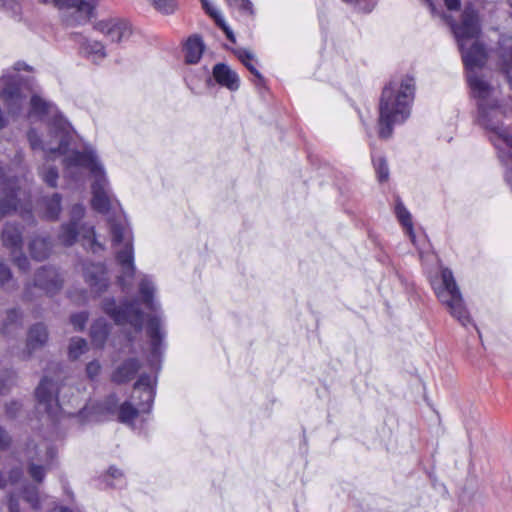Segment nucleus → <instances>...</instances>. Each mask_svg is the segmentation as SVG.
Segmentation results:
<instances>
[{"label": "nucleus", "instance_id": "f257e3e1", "mask_svg": "<svg viewBox=\"0 0 512 512\" xmlns=\"http://www.w3.org/2000/svg\"><path fill=\"white\" fill-rule=\"evenodd\" d=\"M64 176L72 180H80L83 176V170H89L94 176L92 184V208L101 213L108 214L115 204L108 189V180L105 176L102 165L98 162L96 153L93 149L87 148L84 151H71L63 160Z\"/></svg>", "mask_w": 512, "mask_h": 512}, {"label": "nucleus", "instance_id": "f03ea898", "mask_svg": "<svg viewBox=\"0 0 512 512\" xmlns=\"http://www.w3.org/2000/svg\"><path fill=\"white\" fill-rule=\"evenodd\" d=\"M415 83L410 76L392 79L384 88L379 104V136L389 138L395 124L403 123L410 115Z\"/></svg>", "mask_w": 512, "mask_h": 512}, {"label": "nucleus", "instance_id": "7ed1b4c3", "mask_svg": "<svg viewBox=\"0 0 512 512\" xmlns=\"http://www.w3.org/2000/svg\"><path fill=\"white\" fill-rule=\"evenodd\" d=\"M112 246L116 249V261L121 266L119 282L123 289L128 285L127 280L133 279L136 267L134 265L133 235L125 219L109 217Z\"/></svg>", "mask_w": 512, "mask_h": 512}, {"label": "nucleus", "instance_id": "20e7f679", "mask_svg": "<svg viewBox=\"0 0 512 512\" xmlns=\"http://www.w3.org/2000/svg\"><path fill=\"white\" fill-rule=\"evenodd\" d=\"M150 375L142 374L133 387L132 400L121 404L118 411V420L131 425L140 413H149L154 401L155 390Z\"/></svg>", "mask_w": 512, "mask_h": 512}, {"label": "nucleus", "instance_id": "39448f33", "mask_svg": "<svg viewBox=\"0 0 512 512\" xmlns=\"http://www.w3.org/2000/svg\"><path fill=\"white\" fill-rule=\"evenodd\" d=\"M432 285L439 301L447 306L454 318L463 326H467L471 322V319L464 306L461 293L455 282L452 271L448 268L442 269L440 278L434 280Z\"/></svg>", "mask_w": 512, "mask_h": 512}, {"label": "nucleus", "instance_id": "423d86ee", "mask_svg": "<svg viewBox=\"0 0 512 512\" xmlns=\"http://www.w3.org/2000/svg\"><path fill=\"white\" fill-rule=\"evenodd\" d=\"M27 455L30 461L28 473L34 481L41 483L56 455L55 448L44 440L39 444L30 442L27 444Z\"/></svg>", "mask_w": 512, "mask_h": 512}, {"label": "nucleus", "instance_id": "0eeeda50", "mask_svg": "<svg viewBox=\"0 0 512 512\" xmlns=\"http://www.w3.org/2000/svg\"><path fill=\"white\" fill-rule=\"evenodd\" d=\"M70 124L63 117H55L52 122L51 132L56 139L57 145H43L42 141L33 129L29 130L27 137L33 150L40 149L49 153L65 154L70 140Z\"/></svg>", "mask_w": 512, "mask_h": 512}, {"label": "nucleus", "instance_id": "6e6552de", "mask_svg": "<svg viewBox=\"0 0 512 512\" xmlns=\"http://www.w3.org/2000/svg\"><path fill=\"white\" fill-rule=\"evenodd\" d=\"M103 310L117 324H130L135 331L142 330L144 315L135 302H127L117 306L113 298H107L103 301Z\"/></svg>", "mask_w": 512, "mask_h": 512}, {"label": "nucleus", "instance_id": "1a4fd4ad", "mask_svg": "<svg viewBox=\"0 0 512 512\" xmlns=\"http://www.w3.org/2000/svg\"><path fill=\"white\" fill-rule=\"evenodd\" d=\"M42 4H51L59 10H71L65 16L68 26L84 25L93 17L95 5L86 0H38Z\"/></svg>", "mask_w": 512, "mask_h": 512}, {"label": "nucleus", "instance_id": "9d476101", "mask_svg": "<svg viewBox=\"0 0 512 512\" xmlns=\"http://www.w3.org/2000/svg\"><path fill=\"white\" fill-rule=\"evenodd\" d=\"M21 69H28V66L17 63L12 71L7 70L1 77V80L5 84V87L1 91V99L13 114L18 113L24 103V97L20 91V77L16 73Z\"/></svg>", "mask_w": 512, "mask_h": 512}, {"label": "nucleus", "instance_id": "9b49d317", "mask_svg": "<svg viewBox=\"0 0 512 512\" xmlns=\"http://www.w3.org/2000/svg\"><path fill=\"white\" fill-rule=\"evenodd\" d=\"M83 276L91 291L97 295L106 291L109 286L108 270L103 263H85Z\"/></svg>", "mask_w": 512, "mask_h": 512}, {"label": "nucleus", "instance_id": "f8f14e48", "mask_svg": "<svg viewBox=\"0 0 512 512\" xmlns=\"http://www.w3.org/2000/svg\"><path fill=\"white\" fill-rule=\"evenodd\" d=\"M3 167L0 166V179L2 186V196L0 198V218H3L17 210V179L5 178Z\"/></svg>", "mask_w": 512, "mask_h": 512}, {"label": "nucleus", "instance_id": "ddd939ff", "mask_svg": "<svg viewBox=\"0 0 512 512\" xmlns=\"http://www.w3.org/2000/svg\"><path fill=\"white\" fill-rule=\"evenodd\" d=\"M95 29L107 36L110 41L117 43L128 39L132 33L130 24L123 19L99 21Z\"/></svg>", "mask_w": 512, "mask_h": 512}, {"label": "nucleus", "instance_id": "4468645a", "mask_svg": "<svg viewBox=\"0 0 512 512\" xmlns=\"http://www.w3.org/2000/svg\"><path fill=\"white\" fill-rule=\"evenodd\" d=\"M58 386L55 382L44 377L35 390V396L40 405L44 406L45 411L52 415L58 407L57 398Z\"/></svg>", "mask_w": 512, "mask_h": 512}, {"label": "nucleus", "instance_id": "2eb2a0df", "mask_svg": "<svg viewBox=\"0 0 512 512\" xmlns=\"http://www.w3.org/2000/svg\"><path fill=\"white\" fill-rule=\"evenodd\" d=\"M34 285L52 295L62 288L63 279L55 268L43 267L37 271Z\"/></svg>", "mask_w": 512, "mask_h": 512}, {"label": "nucleus", "instance_id": "dca6fc26", "mask_svg": "<svg viewBox=\"0 0 512 512\" xmlns=\"http://www.w3.org/2000/svg\"><path fill=\"white\" fill-rule=\"evenodd\" d=\"M499 65L512 88V33L502 35L498 42Z\"/></svg>", "mask_w": 512, "mask_h": 512}, {"label": "nucleus", "instance_id": "f3484780", "mask_svg": "<svg viewBox=\"0 0 512 512\" xmlns=\"http://www.w3.org/2000/svg\"><path fill=\"white\" fill-rule=\"evenodd\" d=\"M213 77L219 85L230 91H236L240 87L238 74L224 63H218L213 67Z\"/></svg>", "mask_w": 512, "mask_h": 512}, {"label": "nucleus", "instance_id": "a211bd4d", "mask_svg": "<svg viewBox=\"0 0 512 512\" xmlns=\"http://www.w3.org/2000/svg\"><path fill=\"white\" fill-rule=\"evenodd\" d=\"M140 368L141 363L138 359H127L114 370L111 380L116 384L127 383L134 378Z\"/></svg>", "mask_w": 512, "mask_h": 512}, {"label": "nucleus", "instance_id": "6ab92c4d", "mask_svg": "<svg viewBox=\"0 0 512 512\" xmlns=\"http://www.w3.org/2000/svg\"><path fill=\"white\" fill-rule=\"evenodd\" d=\"M146 332L150 338L151 354L156 358L161 352L162 340L164 337V333L161 331V320L158 315L149 318Z\"/></svg>", "mask_w": 512, "mask_h": 512}, {"label": "nucleus", "instance_id": "aec40b11", "mask_svg": "<svg viewBox=\"0 0 512 512\" xmlns=\"http://www.w3.org/2000/svg\"><path fill=\"white\" fill-rule=\"evenodd\" d=\"M3 245L11 249V254L22 250V229L14 223H6L2 231Z\"/></svg>", "mask_w": 512, "mask_h": 512}, {"label": "nucleus", "instance_id": "412c9836", "mask_svg": "<svg viewBox=\"0 0 512 512\" xmlns=\"http://www.w3.org/2000/svg\"><path fill=\"white\" fill-rule=\"evenodd\" d=\"M48 340V332L46 327L39 323L32 326L27 338V354L31 355L33 351L42 347Z\"/></svg>", "mask_w": 512, "mask_h": 512}, {"label": "nucleus", "instance_id": "4be33fe9", "mask_svg": "<svg viewBox=\"0 0 512 512\" xmlns=\"http://www.w3.org/2000/svg\"><path fill=\"white\" fill-rule=\"evenodd\" d=\"M56 107L51 103L47 102L38 95H33L30 100V117L44 118L47 115H54L55 117H62L56 113Z\"/></svg>", "mask_w": 512, "mask_h": 512}, {"label": "nucleus", "instance_id": "5701e85b", "mask_svg": "<svg viewBox=\"0 0 512 512\" xmlns=\"http://www.w3.org/2000/svg\"><path fill=\"white\" fill-rule=\"evenodd\" d=\"M185 61L189 64H196L202 57L204 45L200 37H189L185 47Z\"/></svg>", "mask_w": 512, "mask_h": 512}, {"label": "nucleus", "instance_id": "b1692460", "mask_svg": "<svg viewBox=\"0 0 512 512\" xmlns=\"http://www.w3.org/2000/svg\"><path fill=\"white\" fill-rule=\"evenodd\" d=\"M154 292L155 286L153 282L147 275H144L139 283V293L146 307L152 311H157L159 305L153 299Z\"/></svg>", "mask_w": 512, "mask_h": 512}, {"label": "nucleus", "instance_id": "393cba45", "mask_svg": "<svg viewBox=\"0 0 512 512\" xmlns=\"http://www.w3.org/2000/svg\"><path fill=\"white\" fill-rule=\"evenodd\" d=\"M51 249V241L46 237H36L30 243L31 256L38 261L48 258L51 253Z\"/></svg>", "mask_w": 512, "mask_h": 512}, {"label": "nucleus", "instance_id": "a878e982", "mask_svg": "<svg viewBox=\"0 0 512 512\" xmlns=\"http://www.w3.org/2000/svg\"><path fill=\"white\" fill-rule=\"evenodd\" d=\"M395 214L397 216V219L404 227L406 233L408 234L411 242L415 244V233L413 229V223L410 212L405 208L402 201L397 198L396 205H395Z\"/></svg>", "mask_w": 512, "mask_h": 512}, {"label": "nucleus", "instance_id": "bb28decb", "mask_svg": "<svg viewBox=\"0 0 512 512\" xmlns=\"http://www.w3.org/2000/svg\"><path fill=\"white\" fill-rule=\"evenodd\" d=\"M109 334V325L107 322L100 318L97 319L91 326L90 336L93 344L99 348L103 347L107 336Z\"/></svg>", "mask_w": 512, "mask_h": 512}, {"label": "nucleus", "instance_id": "cd10ccee", "mask_svg": "<svg viewBox=\"0 0 512 512\" xmlns=\"http://www.w3.org/2000/svg\"><path fill=\"white\" fill-rule=\"evenodd\" d=\"M45 217L56 220L61 212V196L58 193L43 199Z\"/></svg>", "mask_w": 512, "mask_h": 512}, {"label": "nucleus", "instance_id": "c85d7f7f", "mask_svg": "<svg viewBox=\"0 0 512 512\" xmlns=\"http://www.w3.org/2000/svg\"><path fill=\"white\" fill-rule=\"evenodd\" d=\"M82 230V238H83V245L87 247L89 250H91L93 253H97L99 251H103L105 249L104 245L97 241L95 230L93 226H83L81 228Z\"/></svg>", "mask_w": 512, "mask_h": 512}, {"label": "nucleus", "instance_id": "c756f323", "mask_svg": "<svg viewBox=\"0 0 512 512\" xmlns=\"http://www.w3.org/2000/svg\"><path fill=\"white\" fill-rule=\"evenodd\" d=\"M81 50L84 54L91 57L93 61L101 60L106 56L103 44L98 41L86 40L81 45Z\"/></svg>", "mask_w": 512, "mask_h": 512}, {"label": "nucleus", "instance_id": "7c9ffc66", "mask_svg": "<svg viewBox=\"0 0 512 512\" xmlns=\"http://www.w3.org/2000/svg\"><path fill=\"white\" fill-rule=\"evenodd\" d=\"M79 234L78 225L75 222L63 224L59 234V240L64 246H72Z\"/></svg>", "mask_w": 512, "mask_h": 512}, {"label": "nucleus", "instance_id": "2f4dec72", "mask_svg": "<svg viewBox=\"0 0 512 512\" xmlns=\"http://www.w3.org/2000/svg\"><path fill=\"white\" fill-rule=\"evenodd\" d=\"M235 55L238 57V59L243 63V65L255 76L257 77L259 83L264 82L263 76L260 74V72L255 68V66L252 64V60L254 56L247 50L239 49L235 51Z\"/></svg>", "mask_w": 512, "mask_h": 512}, {"label": "nucleus", "instance_id": "473e14b6", "mask_svg": "<svg viewBox=\"0 0 512 512\" xmlns=\"http://www.w3.org/2000/svg\"><path fill=\"white\" fill-rule=\"evenodd\" d=\"M202 5L206 12L210 14L213 18H215L217 25L224 31L226 37L232 42L235 43L236 39L233 31L226 25L225 21L218 17L216 11L211 8L207 2V0H201Z\"/></svg>", "mask_w": 512, "mask_h": 512}, {"label": "nucleus", "instance_id": "72a5a7b5", "mask_svg": "<svg viewBox=\"0 0 512 512\" xmlns=\"http://www.w3.org/2000/svg\"><path fill=\"white\" fill-rule=\"evenodd\" d=\"M374 168L380 182L387 181L389 178V169L386 160L383 157L372 156Z\"/></svg>", "mask_w": 512, "mask_h": 512}, {"label": "nucleus", "instance_id": "f704fd0d", "mask_svg": "<svg viewBox=\"0 0 512 512\" xmlns=\"http://www.w3.org/2000/svg\"><path fill=\"white\" fill-rule=\"evenodd\" d=\"M87 349V342L83 338H73L69 345V357L77 359Z\"/></svg>", "mask_w": 512, "mask_h": 512}, {"label": "nucleus", "instance_id": "c9c22d12", "mask_svg": "<svg viewBox=\"0 0 512 512\" xmlns=\"http://www.w3.org/2000/svg\"><path fill=\"white\" fill-rule=\"evenodd\" d=\"M24 500L35 510L40 508L38 489L34 486H26L23 491Z\"/></svg>", "mask_w": 512, "mask_h": 512}, {"label": "nucleus", "instance_id": "e433bc0d", "mask_svg": "<svg viewBox=\"0 0 512 512\" xmlns=\"http://www.w3.org/2000/svg\"><path fill=\"white\" fill-rule=\"evenodd\" d=\"M154 8L162 14H173L177 9L176 0H151Z\"/></svg>", "mask_w": 512, "mask_h": 512}, {"label": "nucleus", "instance_id": "4c0bfd02", "mask_svg": "<svg viewBox=\"0 0 512 512\" xmlns=\"http://www.w3.org/2000/svg\"><path fill=\"white\" fill-rule=\"evenodd\" d=\"M231 7L238 9L241 13L254 16L253 3L250 0H227Z\"/></svg>", "mask_w": 512, "mask_h": 512}, {"label": "nucleus", "instance_id": "58836bf2", "mask_svg": "<svg viewBox=\"0 0 512 512\" xmlns=\"http://www.w3.org/2000/svg\"><path fill=\"white\" fill-rule=\"evenodd\" d=\"M41 176L43 181L50 187L57 186L58 171L55 167H48L42 170Z\"/></svg>", "mask_w": 512, "mask_h": 512}, {"label": "nucleus", "instance_id": "ea45409f", "mask_svg": "<svg viewBox=\"0 0 512 512\" xmlns=\"http://www.w3.org/2000/svg\"><path fill=\"white\" fill-rule=\"evenodd\" d=\"M20 319H21V312L18 309L9 310L7 312L6 321L2 327V334H7L9 332V326L16 325Z\"/></svg>", "mask_w": 512, "mask_h": 512}, {"label": "nucleus", "instance_id": "a19ab883", "mask_svg": "<svg viewBox=\"0 0 512 512\" xmlns=\"http://www.w3.org/2000/svg\"><path fill=\"white\" fill-rule=\"evenodd\" d=\"M88 321V313L87 312H79L71 315L70 322L73 325L74 329L77 331H82Z\"/></svg>", "mask_w": 512, "mask_h": 512}, {"label": "nucleus", "instance_id": "79ce46f5", "mask_svg": "<svg viewBox=\"0 0 512 512\" xmlns=\"http://www.w3.org/2000/svg\"><path fill=\"white\" fill-rule=\"evenodd\" d=\"M85 214V208L82 204H75L70 212L71 219L70 222H75L78 225V222L83 218Z\"/></svg>", "mask_w": 512, "mask_h": 512}, {"label": "nucleus", "instance_id": "37998d69", "mask_svg": "<svg viewBox=\"0 0 512 512\" xmlns=\"http://www.w3.org/2000/svg\"><path fill=\"white\" fill-rule=\"evenodd\" d=\"M101 371V365L98 361L94 360L87 364L86 373L90 379H95Z\"/></svg>", "mask_w": 512, "mask_h": 512}, {"label": "nucleus", "instance_id": "c03bdc74", "mask_svg": "<svg viewBox=\"0 0 512 512\" xmlns=\"http://www.w3.org/2000/svg\"><path fill=\"white\" fill-rule=\"evenodd\" d=\"M12 256L14 263L21 271L26 272L29 269V260L25 255L20 252L19 256H16V253L12 254Z\"/></svg>", "mask_w": 512, "mask_h": 512}, {"label": "nucleus", "instance_id": "a18cd8bd", "mask_svg": "<svg viewBox=\"0 0 512 512\" xmlns=\"http://www.w3.org/2000/svg\"><path fill=\"white\" fill-rule=\"evenodd\" d=\"M12 277L10 269L2 262H0V285H3Z\"/></svg>", "mask_w": 512, "mask_h": 512}, {"label": "nucleus", "instance_id": "49530a36", "mask_svg": "<svg viewBox=\"0 0 512 512\" xmlns=\"http://www.w3.org/2000/svg\"><path fill=\"white\" fill-rule=\"evenodd\" d=\"M10 444V437L7 432L0 428V450L6 449Z\"/></svg>", "mask_w": 512, "mask_h": 512}, {"label": "nucleus", "instance_id": "de8ad7c7", "mask_svg": "<svg viewBox=\"0 0 512 512\" xmlns=\"http://www.w3.org/2000/svg\"><path fill=\"white\" fill-rule=\"evenodd\" d=\"M22 477V470L20 468H15L10 471L9 480L11 483H16Z\"/></svg>", "mask_w": 512, "mask_h": 512}, {"label": "nucleus", "instance_id": "09e8293b", "mask_svg": "<svg viewBox=\"0 0 512 512\" xmlns=\"http://www.w3.org/2000/svg\"><path fill=\"white\" fill-rule=\"evenodd\" d=\"M8 507L10 512H20L19 503L17 499H15L14 495H10Z\"/></svg>", "mask_w": 512, "mask_h": 512}, {"label": "nucleus", "instance_id": "8fccbe9b", "mask_svg": "<svg viewBox=\"0 0 512 512\" xmlns=\"http://www.w3.org/2000/svg\"><path fill=\"white\" fill-rule=\"evenodd\" d=\"M19 409L20 404L18 402H11L7 405V413L11 416H15Z\"/></svg>", "mask_w": 512, "mask_h": 512}, {"label": "nucleus", "instance_id": "3c124183", "mask_svg": "<svg viewBox=\"0 0 512 512\" xmlns=\"http://www.w3.org/2000/svg\"><path fill=\"white\" fill-rule=\"evenodd\" d=\"M444 2L449 10H458L460 7V0H444Z\"/></svg>", "mask_w": 512, "mask_h": 512}, {"label": "nucleus", "instance_id": "603ef678", "mask_svg": "<svg viewBox=\"0 0 512 512\" xmlns=\"http://www.w3.org/2000/svg\"><path fill=\"white\" fill-rule=\"evenodd\" d=\"M108 473L113 478H118V477L122 476V472L119 469L115 468V467H110L109 470H108Z\"/></svg>", "mask_w": 512, "mask_h": 512}, {"label": "nucleus", "instance_id": "864d4df0", "mask_svg": "<svg viewBox=\"0 0 512 512\" xmlns=\"http://www.w3.org/2000/svg\"><path fill=\"white\" fill-rule=\"evenodd\" d=\"M6 486V479L4 475L0 472V489Z\"/></svg>", "mask_w": 512, "mask_h": 512}, {"label": "nucleus", "instance_id": "5fc2aeb1", "mask_svg": "<svg viewBox=\"0 0 512 512\" xmlns=\"http://www.w3.org/2000/svg\"><path fill=\"white\" fill-rule=\"evenodd\" d=\"M30 217H32V214H31V209H25V213L23 214V218L26 220V219H29Z\"/></svg>", "mask_w": 512, "mask_h": 512}, {"label": "nucleus", "instance_id": "6e6d98bb", "mask_svg": "<svg viewBox=\"0 0 512 512\" xmlns=\"http://www.w3.org/2000/svg\"><path fill=\"white\" fill-rule=\"evenodd\" d=\"M425 3L428 4V6L431 8V9H434V5H433V2L432 0H423Z\"/></svg>", "mask_w": 512, "mask_h": 512}, {"label": "nucleus", "instance_id": "4d7b16f0", "mask_svg": "<svg viewBox=\"0 0 512 512\" xmlns=\"http://www.w3.org/2000/svg\"><path fill=\"white\" fill-rule=\"evenodd\" d=\"M6 392H7V389L5 388V386L3 384H0V393L5 394Z\"/></svg>", "mask_w": 512, "mask_h": 512}, {"label": "nucleus", "instance_id": "13d9d810", "mask_svg": "<svg viewBox=\"0 0 512 512\" xmlns=\"http://www.w3.org/2000/svg\"><path fill=\"white\" fill-rule=\"evenodd\" d=\"M510 5L512 6V0L510 1Z\"/></svg>", "mask_w": 512, "mask_h": 512}]
</instances>
